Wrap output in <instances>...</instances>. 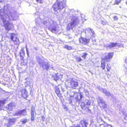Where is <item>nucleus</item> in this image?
<instances>
[{
  "instance_id": "obj_1",
  "label": "nucleus",
  "mask_w": 127,
  "mask_h": 127,
  "mask_svg": "<svg viewBox=\"0 0 127 127\" xmlns=\"http://www.w3.org/2000/svg\"><path fill=\"white\" fill-rule=\"evenodd\" d=\"M113 52H109L107 55L105 56L104 58H102L101 59L100 67L103 70L105 69L106 63L105 62H108L111 59H112L114 56Z\"/></svg>"
},
{
  "instance_id": "obj_2",
  "label": "nucleus",
  "mask_w": 127,
  "mask_h": 127,
  "mask_svg": "<svg viewBox=\"0 0 127 127\" xmlns=\"http://www.w3.org/2000/svg\"><path fill=\"white\" fill-rule=\"evenodd\" d=\"M65 3L62 2H59L57 0L52 6V8L55 11L61 9L64 7Z\"/></svg>"
},
{
  "instance_id": "obj_3",
  "label": "nucleus",
  "mask_w": 127,
  "mask_h": 127,
  "mask_svg": "<svg viewBox=\"0 0 127 127\" xmlns=\"http://www.w3.org/2000/svg\"><path fill=\"white\" fill-rule=\"evenodd\" d=\"M3 23V27L5 28V29L7 31L11 30L13 27V24L12 23H10L9 22L7 21H6V19L4 18H1Z\"/></svg>"
},
{
  "instance_id": "obj_4",
  "label": "nucleus",
  "mask_w": 127,
  "mask_h": 127,
  "mask_svg": "<svg viewBox=\"0 0 127 127\" xmlns=\"http://www.w3.org/2000/svg\"><path fill=\"white\" fill-rule=\"evenodd\" d=\"M90 101L89 100H88L86 102V104H85L84 102H82L81 103L80 106L82 109L85 112H88L90 111V110L88 106H90Z\"/></svg>"
},
{
  "instance_id": "obj_5",
  "label": "nucleus",
  "mask_w": 127,
  "mask_h": 127,
  "mask_svg": "<svg viewBox=\"0 0 127 127\" xmlns=\"http://www.w3.org/2000/svg\"><path fill=\"white\" fill-rule=\"evenodd\" d=\"M25 56V52L23 48L21 49L20 52V56L21 61L20 64L21 65H25L27 64V62H25V60L24 59Z\"/></svg>"
},
{
  "instance_id": "obj_6",
  "label": "nucleus",
  "mask_w": 127,
  "mask_h": 127,
  "mask_svg": "<svg viewBox=\"0 0 127 127\" xmlns=\"http://www.w3.org/2000/svg\"><path fill=\"white\" fill-rule=\"evenodd\" d=\"M10 38L11 41H12L15 44H20V41L16 34L14 33H10Z\"/></svg>"
},
{
  "instance_id": "obj_7",
  "label": "nucleus",
  "mask_w": 127,
  "mask_h": 127,
  "mask_svg": "<svg viewBox=\"0 0 127 127\" xmlns=\"http://www.w3.org/2000/svg\"><path fill=\"white\" fill-rule=\"evenodd\" d=\"M79 41L81 44L87 45L88 43L89 42L90 39H87L86 38L81 37L79 38Z\"/></svg>"
},
{
  "instance_id": "obj_8",
  "label": "nucleus",
  "mask_w": 127,
  "mask_h": 127,
  "mask_svg": "<svg viewBox=\"0 0 127 127\" xmlns=\"http://www.w3.org/2000/svg\"><path fill=\"white\" fill-rule=\"evenodd\" d=\"M27 115V111L26 109L19 110L15 114V115L17 116H25Z\"/></svg>"
},
{
  "instance_id": "obj_9",
  "label": "nucleus",
  "mask_w": 127,
  "mask_h": 127,
  "mask_svg": "<svg viewBox=\"0 0 127 127\" xmlns=\"http://www.w3.org/2000/svg\"><path fill=\"white\" fill-rule=\"evenodd\" d=\"M70 83V87L73 89H76L79 85L78 82L72 80Z\"/></svg>"
},
{
  "instance_id": "obj_10",
  "label": "nucleus",
  "mask_w": 127,
  "mask_h": 127,
  "mask_svg": "<svg viewBox=\"0 0 127 127\" xmlns=\"http://www.w3.org/2000/svg\"><path fill=\"white\" fill-rule=\"evenodd\" d=\"M79 23V21L77 18L73 20L71 23L68 24V26H70L71 27V29H72L73 27H74L78 24Z\"/></svg>"
},
{
  "instance_id": "obj_11",
  "label": "nucleus",
  "mask_w": 127,
  "mask_h": 127,
  "mask_svg": "<svg viewBox=\"0 0 127 127\" xmlns=\"http://www.w3.org/2000/svg\"><path fill=\"white\" fill-rule=\"evenodd\" d=\"M76 93V95L75 98L76 101L77 102L80 101L82 100V99L83 97L82 93L81 92H77Z\"/></svg>"
},
{
  "instance_id": "obj_12",
  "label": "nucleus",
  "mask_w": 127,
  "mask_h": 127,
  "mask_svg": "<svg viewBox=\"0 0 127 127\" xmlns=\"http://www.w3.org/2000/svg\"><path fill=\"white\" fill-rule=\"evenodd\" d=\"M22 97L25 99H26L28 97L27 91L26 89H24L20 91Z\"/></svg>"
},
{
  "instance_id": "obj_13",
  "label": "nucleus",
  "mask_w": 127,
  "mask_h": 127,
  "mask_svg": "<svg viewBox=\"0 0 127 127\" xmlns=\"http://www.w3.org/2000/svg\"><path fill=\"white\" fill-rule=\"evenodd\" d=\"M98 105L102 109H105L107 107V105L103 100H100L98 103Z\"/></svg>"
},
{
  "instance_id": "obj_14",
  "label": "nucleus",
  "mask_w": 127,
  "mask_h": 127,
  "mask_svg": "<svg viewBox=\"0 0 127 127\" xmlns=\"http://www.w3.org/2000/svg\"><path fill=\"white\" fill-rule=\"evenodd\" d=\"M55 92L59 98L62 97V94L61 93L59 88L58 86H56L55 87Z\"/></svg>"
},
{
  "instance_id": "obj_15",
  "label": "nucleus",
  "mask_w": 127,
  "mask_h": 127,
  "mask_svg": "<svg viewBox=\"0 0 127 127\" xmlns=\"http://www.w3.org/2000/svg\"><path fill=\"white\" fill-rule=\"evenodd\" d=\"M35 112V109L34 108H32L31 111V120L32 121H33L35 119L34 113Z\"/></svg>"
},
{
  "instance_id": "obj_16",
  "label": "nucleus",
  "mask_w": 127,
  "mask_h": 127,
  "mask_svg": "<svg viewBox=\"0 0 127 127\" xmlns=\"http://www.w3.org/2000/svg\"><path fill=\"white\" fill-rule=\"evenodd\" d=\"M48 29L50 31L52 32L55 33L57 31V28L56 26H54L53 27H52L50 26L48 28Z\"/></svg>"
},
{
  "instance_id": "obj_17",
  "label": "nucleus",
  "mask_w": 127,
  "mask_h": 127,
  "mask_svg": "<svg viewBox=\"0 0 127 127\" xmlns=\"http://www.w3.org/2000/svg\"><path fill=\"white\" fill-rule=\"evenodd\" d=\"M80 123L82 127H87L88 123L85 120L83 119L81 120Z\"/></svg>"
},
{
  "instance_id": "obj_18",
  "label": "nucleus",
  "mask_w": 127,
  "mask_h": 127,
  "mask_svg": "<svg viewBox=\"0 0 127 127\" xmlns=\"http://www.w3.org/2000/svg\"><path fill=\"white\" fill-rule=\"evenodd\" d=\"M61 75L59 74L58 73L52 75V77L54 78V80L56 81L59 80L60 79V77Z\"/></svg>"
},
{
  "instance_id": "obj_19",
  "label": "nucleus",
  "mask_w": 127,
  "mask_h": 127,
  "mask_svg": "<svg viewBox=\"0 0 127 127\" xmlns=\"http://www.w3.org/2000/svg\"><path fill=\"white\" fill-rule=\"evenodd\" d=\"M118 45V44L116 43L111 42L107 47L109 48H111L112 47L116 46Z\"/></svg>"
},
{
  "instance_id": "obj_20",
  "label": "nucleus",
  "mask_w": 127,
  "mask_h": 127,
  "mask_svg": "<svg viewBox=\"0 0 127 127\" xmlns=\"http://www.w3.org/2000/svg\"><path fill=\"white\" fill-rule=\"evenodd\" d=\"M8 122L10 124L12 123H14L16 121V118H10L8 120Z\"/></svg>"
},
{
  "instance_id": "obj_21",
  "label": "nucleus",
  "mask_w": 127,
  "mask_h": 127,
  "mask_svg": "<svg viewBox=\"0 0 127 127\" xmlns=\"http://www.w3.org/2000/svg\"><path fill=\"white\" fill-rule=\"evenodd\" d=\"M64 48L68 50H69L73 49V47L72 46H69L67 45H65L64 46Z\"/></svg>"
},
{
  "instance_id": "obj_22",
  "label": "nucleus",
  "mask_w": 127,
  "mask_h": 127,
  "mask_svg": "<svg viewBox=\"0 0 127 127\" xmlns=\"http://www.w3.org/2000/svg\"><path fill=\"white\" fill-rule=\"evenodd\" d=\"M106 68L108 72L111 69V66L109 65V64H107L106 66Z\"/></svg>"
},
{
  "instance_id": "obj_23",
  "label": "nucleus",
  "mask_w": 127,
  "mask_h": 127,
  "mask_svg": "<svg viewBox=\"0 0 127 127\" xmlns=\"http://www.w3.org/2000/svg\"><path fill=\"white\" fill-rule=\"evenodd\" d=\"M88 55L87 53H83V54L82 56V57H83L84 59H85Z\"/></svg>"
},
{
  "instance_id": "obj_24",
  "label": "nucleus",
  "mask_w": 127,
  "mask_h": 127,
  "mask_svg": "<svg viewBox=\"0 0 127 127\" xmlns=\"http://www.w3.org/2000/svg\"><path fill=\"white\" fill-rule=\"evenodd\" d=\"M121 0H115V2L114 3V5H118L119 4Z\"/></svg>"
},
{
  "instance_id": "obj_25",
  "label": "nucleus",
  "mask_w": 127,
  "mask_h": 127,
  "mask_svg": "<svg viewBox=\"0 0 127 127\" xmlns=\"http://www.w3.org/2000/svg\"><path fill=\"white\" fill-rule=\"evenodd\" d=\"M76 60L78 62H80L82 60L80 57H77L76 58Z\"/></svg>"
},
{
  "instance_id": "obj_26",
  "label": "nucleus",
  "mask_w": 127,
  "mask_h": 127,
  "mask_svg": "<svg viewBox=\"0 0 127 127\" xmlns=\"http://www.w3.org/2000/svg\"><path fill=\"white\" fill-rule=\"evenodd\" d=\"M22 124H25L27 122V119H24L22 121Z\"/></svg>"
},
{
  "instance_id": "obj_27",
  "label": "nucleus",
  "mask_w": 127,
  "mask_h": 127,
  "mask_svg": "<svg viewBox=\"0 0 127 127\" xmlns=\"http://www.w3.org/2000/svg\"><path fill=\"white\" fill-rule=\"evenodd\" d=\"M43 66H44L45 68L47 70H48L49 69V66H48V64H45L43 65Z\"/></svg>"
},
{
  "instance_id": "obj_28",
  "label": "nucleus",
  "mask_w": 127,
  "mask_h": 127,
  "mask_svg": "<svg viewBox=\"0 0 127 127\" xmlns=\"http://www.w3.org/2000/svg\"><path fill=\"white\" fill-rule=\"evenodd\" d=\"M105 94L106 96H111V93L107 91L105 93Z\"/></svg>"
},
{
  "instance_id": "obj_29",
  "label": "nucleus",
  "mask_w": 127,
  "mask_h": 127,
  "mask_svg": "<svg viewBox=\"0 0 127 127\" xmlns=\"http://www.w3.org/2000/svg\"><path fill=\"white\" fill-rule=\"evenodd\" d=\"M5 103V101H3L0 100V107H1V105H3Z\"/></svg>"
},
{
  "instance_id": "obj_30",
  "label": "nucleus",
  "mask_w": 127,
  "mask_h": 127,
  "mask_svg": "<svg viewBox=\"0 0 127 127\" xmlns=\"http://www.w3.org/2000/svg\"><path fill=\"white\" fill-rule=\"evenodd\" d=\"M107 22L106 21L104 20H102L101 21V23L103 25H105L107 23Z\"/></svg>"
},
{
  "instance_id": "obj_31",
  "label": "nucleus",
  "mask_w": 127,
  "mask_h": 127,
  "mask_svg": "<svg viewBox=\"0 0 127 127\" xmlns=\"http://www.w3.org/2000/svg\"><path fill=\"white\" fill-rule=\"evenodd\" d=\"M37 2L39 3H42L43 2L42 0H36Z\"/></svg>"
},
{
  "instance_id": "obj_32",
  "label": "nucleus",
  "mask_w": 127,
  "mask_h": 127,
  "mask_svg": "<svg viewBox=\"0 0 127 127\" xmlns=\"http://www.w3.org/2000/svg\"><path fill=\"white\" fill-rule=\"evenodd\" d=\"M113 18L114 20L115 21H117L118 20V19L117 17L116 16H114Z\"/></svg>"
},
{
  "instance_id": "obj_33",
  "label": "nucleus",
  "mask_w": 127,
  "mask_h": 127,
  "mask_svg": "<svg viewBox=\"0 0 127 127\" xmlns=\"http://www.w3.org/2000/svg\"><path fill=\"white\" fill-rule=\"evenodd\" d=\"M47 21H44L43 22V23L44 25H46L47 24Z\"/></svg>"
},
{
  "instance_id": "obj_34",
  "label": "nucleus",
  "mask_w": 127,
  "mask_h": 127,
  "mask_svg": "<svg viewBox=\"0 0 127 127\" xmlns=\"http://www.w3.org/2000/svg\"><path fill=\"white\" fill-rule=\"evenodd\" d=\"M11 124L8 122L7 124L6 125V126L7 127H9L11 126Z\"/></svg>"
},
{
  "instance_id": "obj_35",
  "label": "nucleus",
  "mask_w": 127,
  "mask_h": 127,
  "mask_svg": "<svg viewBox=\"0 0 127 127\" xmlns=\"http://www.w3.org/2000/svg\"><path fill=\"white\" fill-rule=\"evenodd\" d=\"M106 91H106V90H104L103 89V90H102V92L105 94V93L106 92Z\"/></svg>"
},
{
  "instance_id": "obj_36",
  "label": "nucleus",
  "mask_w": 127,
  "mask_h": 127,
  "mask_svg": "<svg viewBox=\"0 0 127 127\" xmlns=\"http://www.w3.org/2000/svg\"><path fill=\"white\" fill-rule=\"evenodd\" d=\"M26 51L27 52V54L28 55L29 54H28V49L27 47H26Z\"/></svg>"
},
{
  "instance_id": "obj_37",
  "label": "nucleus",
  "mask_w": 127,
  "mask_h": 127,
  "mask_svg": "<svg viewBox=\"0 0 127 127\" xmlns=\"http://www.w3.org/2000/svg\"><path fill=\"white\" fill-rule=\"evenodd\" d=\"M73 96H72V95H71V96H70V97H73Z\"/></svg>"
},
{
  "instance_id": "obj_38",
  "label": "nucleus",
  "mask_w": 127,
  "mask_h": 127,
  "mask_svg": "<svg viewBox=\"0 0 127 127\" xmlns=\"http://www.w3.org/2000/svg\"><path fill=\"white\" fill-rule=\"evenodd\" d=\"M126 3L127 5V1L126 2Z\"/></svg>"
},
{
  "instance_id": "obj_39",
  "label": "nucleus",
  "mask_w": 127,
  "mask_h": 127,
  "mask_svg": "<svg viewBox=\"0 0 127 127\" xmlns=\"http://www.w3.org/2000/svg\"><path fill=\"white\" fill-rule=\"evenodd\" d=\"M43 117L44 118V116H43L42 117V118H43Z\"/></svg>"
}]
</instances>
